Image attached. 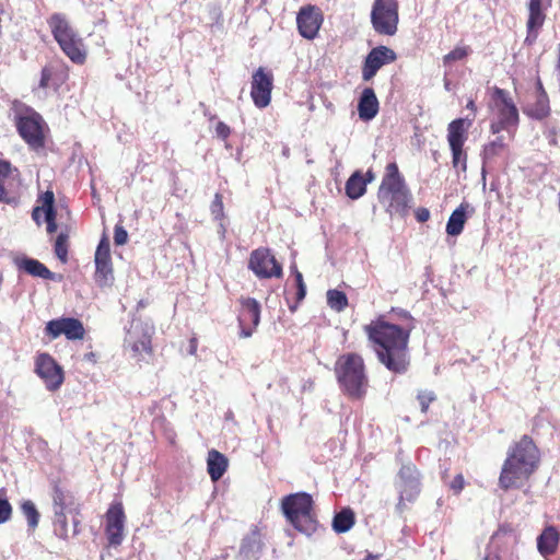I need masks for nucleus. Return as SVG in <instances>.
Returning <instances> with one entry per match:
<instances>
[{
	"instance_id": "79ce46f5",
	"label": "nucleus",
	"mask_w": 560,
	"mask_h": 560,
	"mask_svg": "<svg viewBox=\"0 0 560 560\" xmlns=\"http://www.w3.org/2000/svg\"><path fill=\"white\" fill-rule=\"evenodd\" d=\"M471 52L469 46H457L443 57L445 66L452 65L456 61L463 60Z\"/></svg>"
},
{
	"instance_id": "2f4dec72",
	"label": "nucleus",
	"mask_w": 560,
	"mask_h": 560,
	"mask_svg": "<svg viewBox=\"0 0 560 560\" xmlns=\"http://www.w3.org/2000/svg\"><path fill=\"white\" fill-rule=\"evenodd\" d=\"M366 191V180L360 171L354 172L346 183V194L350 199H358Z\"/></svg>"
},
{
	"instance_id": "4c0bfd02",
	"label": "nucleus",
	"mask_w": 560,
	"mask_h": 560,
	"mask_svg": "<svg viewBox=\"0 0 560 560\" xmlns=\"http://www.w3.org/2000/svg\"><path fill=\"white\" fill-rule=\"evenodd\" d=\"M21 511L27 521V525L31 530H35L39 523L40 514L31 500H25L21 503Z\"/></svg>"
},
{
	"instance_id": "393cba45",
	"label": "nucleus",
	"mask_w": 560,
	"mask_h": 560,
	"mask_svg": "<svg viewBox=\"0 0 560 560\" xmlns=\"http://www.w3.org/2000/svg\"><path fill=\"white\" fill-rule=\"evenodd\" d=\"M408 187L396 162L388 163L378 187L377 196Z\"/></svg>"
},
{
	"instance_id": "cd10ccee",
	"label": "nucleus",
	"mask_w": 560,
	"mask_h": 560,
	"mask_svg": "<svg viewBox=\"0 0 560 560\" xmlns=\"http://www.w3.org/2000/svg\"><path fill=\"white\" fill-rule=\"evenodd\" d=\"M559 541L558 529L552 525L546 526L537 537V549L544 557L553 556L558 550Z\"/></svg>"
},
{
	"instance_id": "f03ea898",
	"label": "nucleus",
	"mask_w": 560,
	"mask_h": 560,
	"mask_svg": "<svg viewBox=\"0 0 560 560\" xmlns=\"http://www.w3.org/2000/svg\"><path fill=\"white\" fill-rule=\"evenodd\" d=\"M540 465V451L533 438L524 434L513 442L502 464L499 487L508 491L521 489L529 482Z\"/></svg>"
},
{
	"instance_id": "09e8293b",
	"label": "nucleus",
	"mask_w": 560,
	"mask_h": 560,
	"mask_svg": "<svg viewBox=\"0 0 560 560\" xmlns=\"http://www.w3.org/2000/svg\"><path fill=\"white\" fill-rule=\"evenodd\" d=\"M128 241V233L122 225L116 224L114 229V242L116 245H125Z\"/></svg>"
},
{
	"instance_id": "052dcab7",
	"label": "nucleus",
	"mask_w": 560,
	"mask_h": 560,
	"mask_svg": "<svg viewBox=\"0 0 560 560\" xmlns=\"http://www.w3.org/2000/svg\"><path fill=\"white\" fill-rule=\"evenodd\" d=\"M483 560H501L499 555H487Z\"/></svg>"
},
{
	"instance_id": "6ab92c4d",
	"label": "nucleus",
	"mask_w": 560,
	"mask_h": 560,
	"mask_svg": "<svg viewBox=\"0 0 560 560\" xmlns=\"http://www.w3.org/2000/svg\"><path fill=\"white\" fill-rule=\"evenodd\" d=\"M396 59V52L386 46H377L371 49L363 62L362 79L364 81L372 80L383 66L392 63Z\"/></svg>"
},
{
	"instance_id": "dca6fc26",
	"label": "nucleus",
	"mask_w": 560,
	"mask_h": 560,
	"mask_svg": "<svg viewBox=\"0 0 560 560\" xmlns=\"http://www.w3.org/2000/svg\"><path fill=\"white\" fill-rule=\"evenodd\" d=\"M483 168L493 167L495 165L508 166L511 158L509 143L503 136H497L495 139L487 142L480 153Z\"/></svg>"
},
{
	"instance_id": "aec40b11",
	"label": "nucleus",
	"mask_w": 560,
	"mask_h": 560,
	"mask_svg": "<svg viewBox=\"0 0 560 560\" xmlns=\"http://www.w3.org/2000/svg\"><path fill=\"white\" fill-rule=\"evenodd\" d=\"M377 198L390 217L398 215L404 218L408 214L410 209L412 195L409 188L406 187L384 195H378Z\"/></svg>"
},
{
	"instance_id": "f8f14e48",
	"label": "nucleus",
	"mask_w": 560,
	"mask_h": 560,
	"mask_svg": "<svg viewBox=\"0 0 560 560\" xmlns=\"http://www.w3.org/2000/svg\"><path fill=\"white\" fill-rule=\"evenodd\" d=\"M238 303L237 322L240 326V337L248 338L259 325L261 307L257 300L249 296H241Z\"/></svg>"
},
{
	"instance_id": "bf43d9fd",
	"label": "nucleus",
	"mask_w": 560,
	"mask_h": 560,
	"mask_svg": "<svg viewBox=\"0 0 560 560\" xmlns=\"http://www.w3.org/2000/svg\"><path fill=\"white\" fill-rule=\"evenodd\" d=\"M196 349H197V339L196 338H191L190 339V353H195Z\"/></svg>"
},
{
	"instance_id": "e433bc0d",
	"label": "nucleus",
	"mask_w": 560,
	"mask_h": 560,
	"mask_svg": "<svg viewBox=\"0 0 560 560\" xmlns=\"http://www.w3.org/2000/svg\"><path fill=\"white\" fill-rule=\"evenodd\" d=\"M37 203H43L46 222L57 220L55 195L52 190H46L44 194L39 195L37 198Z\"/></svg>"
},
{
	"instance_id": "864d4df0",
	"label": "nucleus",
	"mask_w": 560,
	"mask_h": 560,
	"mask_svg": "<svg viewBox=\"0 0 560 560\" xmlns=\"http://www.w3.org/2000/svg\"><path fill=\"white\" fill-rule=\"evenodd\" d=\"M430 218V212L427 208H419L417 211H416V219L423 223V222H427Z\"/></svg>"
},
{
	"instance_id": "7ed1b4c3",
	"label": "nucleus",
	"mask_w": 560,
	"mask_h": 560,
	"mask_svg": "<svg viewBox=\"0 0 560 560\" xmlns=\"http://www.w3.org/2000/svg\"><path fill=\"white\" fill-rule=\"evenodd\" d=\"M340 390L352 400H361L369 388V376L364 359L357 352L340 354L334 366Z\"/></svg>"
},
{
	"instance_id": "680f3d73",
	"label": "nucleus",
	"mask_w": 560,
	"mask_h": 560,
	"mask_svg": "<svg viewBox=\"0 0 560 560\" xmlns=\"http://www.w3.org/2000/svg\"><path fill=\"white\" fill-rule=\"evenodd\" d=\"M466 107H467L468 109L472 110V112H476V109H477L476 104H475V102H474L472 100H470V101L467 103Z\"/></svg>"
},
{
	"instance_id": "39448f33",
	"label": "nucleus",
	"mask_w": 560,
	"mask_h": 560,
	"mask_svg": "<svg viewBox=\"0 0 560 560\" xmlns=\"http://www.w3.org/2000/svg\"><path fill=\"white\" fill-rule=\"evenodd\" d=\"M281 511L287 521L300 533L311 536L317 530L314 501L306 492L291 493L281 499Z\"/></svg>"
},
{
	"instance_id": "13d9d810",
	"label": "nucleus",
	"mask_w": 560,
	"mask_h": 560,
	"mask_svg": "<svg viewBox=\"0 0 560 560\" xmlns=\"http://www.w3.org/2000/svg\"><path fill=\"white\" fill-rule=\"evenodd\" d=\"M374 173L371 170H369L365 174V177L363 176V180H366L368 184L371 183L374 179Z\"/></svg>"
},
{
	"instance_id": "5701e85b",
	"label": "nucleus",
	"mask_w": 560,
	"mask_h": 560,
	"mask_svg": "<svg viewBox=\"0 0 560 560\" xmlns=\"http://www.w3.org/2000/svg\"><path fill=\"white\" fill-rule=\"evenodd\" d=\"M51 499L54 512H69L70 514L80 515L81 505L77 502L73 492L59 482H55L52 486Z\"/></svg>"
},
{
	"instance_id": "4d7b16f0",
	"label": "nucleus",
	"mask_w": 560,
	"mask_h": 560,
	"mask_svg": "<svg viewBox=\"0 0 560 560\" xmlns=\"http://www.w3.org/2000/svg\"><path fill=\"white\" fill-rule=\"evenodd\" d=\"M47 223V233L52 234L57 231V222L56 221H49Z\"/></svg>"
},
{
	"instance_id": "a19ab883",
	"label": "nucleus",
	"mask_w": 560,
	"mask_h": 560,
	"mask_svg": "<svg viewBox=\"0 0 560 560\" xmlns=\"http://www.w3.org/2000/svg\"><path fill=\"white\" fill-rule=\"evenodd\" d=\"M68 238L66 233H60L55 241L54 250L61 262H67L68 260Z\"/></svg>"
},
{
	"instance_id": "c03bdc74",
	"label": "nucleus",
	"mask_w": 560,
	"mask_h": 560,
	"mask_svg": "<svg viewBox=\"0 0 560 560\" xmlns=\"http://www.w3.org/2000/svg\"><path fill=\"white\" fill-rule=\"evenodd\" d=\"M211 214L214 220H222L224 218V206L222 195L217 192L210 206Z\"/></svg>"
},
{
	"instance_id": "473e14b6",
	"label": "nucleus",
	"mask_w": 560,
	"mask_h": 560,
	"mask_svg": "<svg viewBox=\"0 0 560 560\" xmlns=\"http://www.w3.org/2000/svg\"><path fill=\"white\" fill-rule=\"evenodd\" d=\"M129 346L132 351V357L137 361L144 359V355H152V345L150 336L142 334L135 340H129Z\"/></svg>"
},
{
	"instance_id": "e2e57ef3",
	"label": "nucleus",
	"mask_w": 560,
	"mask_h": 560,
	"mask_svg": "<svg viewBox=\"0 0 560 560\" xmlns=\"http://www.w3.org/2000/svg\"><path fill=\"white\" fill-rule=\"evenodd\" d=\"M85 358L90 361H94L95 354L93 352H90V353L85 354Z\"/></svg>"
},
{
	"instance_id": "6e6d98bb",
	"label": "nucleus",
	"mask_w": 560,
	"mask_h": 560,
	"mask_svg": "<svg viewBox=\"0 0 560 560\" xmlns=\"http://www.w3.org/2000/svg\"><path fill=\"white\" fill-rule=\"evenodd\" d=\"M537 96H542L546 93L541 80L538 78L536 81Z\"/></svg>"
},
{
	"instance_id": "c756f323",
	"label": "nucleus",
	"mask_w": 560,
	"mask_h": 560,
	"mask_svg": "<svg viewBox=\"0 0 560 560\" xmlns=\"http://www.w3.org/2000/svg\"><path fill=\"white\" fill-rule=\"evenodd\" d=\"M228 458L217 450H211L208 453L207 469L212 481H218L222 478L228 469Z\"/></svg>"
},
{
	"instance_id": "ea45409f",
	"label": "nucleus",
	"mask_w": 560,
	"mask_h": 560,
	"mask_svg": "<svg viewBox=\"0 0 560 560\" xmlns=\"http://www.w3.org/2000/svg\"><path fill=\"white\" fill-rule=\"evenodd\" d=\"M67 513L68 512H54L55 533L60 539L63 540H67L69 537Z\"/></svg>"
},
{
	"instance_id": "c85d7f7f",
	"label": "nucleus",
	"mask_w": 560,
	"mask_h": 560,
	"mask_svg": "<svg viewBox=\"0 0 560 560\" xmlns=\"http://www.w3.org/2000/svg\"><path fill=\"white\" fill-rule=\"evenodd\" d=\"M518 542L517 532L510 525H502L492 535L490 544L499 551L513 549Z\"/></svg>"
},
{
	"instance_id": "a18cd8bd",
	"label": "nucleus",
	"mask_w": 560,
	"mask_h": 560,
	"mask_svg": "<svg viewBox=\"0 0 560 560\" xmlns=\"http://www.w3.org/2000/svg\"><path fill=\"white\" fill-rule=\"evenodd\" d=\"M12 505L8 499L0 497V524H4L12 517Z\"/></svg>"
},
{
	"instance_id": "f257e3e1",
	"label": "nucleus",
	"mask_w": 560,
	"mask_h": 560,
	"mask_svg": "<svg viewBox=\"0 0 560 560\" xmlns=\"http://www.w3.org/2000/svg\"><path fill=\"white\" fill-rule=\"evenodd\" d=\"M404 324H396L386 315H378L363 327L368 341L378 362L395 374H404L410 365L409 340L415 327L409 312L400 310Z\"/></svg>"
},
{
	"instance_id": "de8ad7c7",
	"label": "nucleus",
	"mask_w": 560,
	"mask_h": 560,
	"mask_svg": "<svg viewBox=\"0 0 560 560\" xmlns=\"http://www.w3.org/2000/svg\"><path fill=\"white\" fill-rule=\"evenodd\" d=\"M464 488H465V478H464L463 474H457L453 478V480L448 483V489L456 495L459 494Z\"/></svg>"
},
{
	"instance_id": "9d476101",
	"label": "nucleus",
	"mask_w": 560,
	"mask_h": 560,
	"mask_svg": "<svg viewBox=\"0 0 560 560\" xmlns=\"http://www.w3.org/2000/svg\"><path fill=\"white\" fill-rule=\"evenodd\" d=\"M248 268L259 279L280 278L282 266L267 247H259L250 253Z\"/></svg>"
},
{
	"instance_id": "ddd939ff",
	"label": "nucleus",
	"mask_w": 560,
	"mask_h": 560,
	"mask_svg": "<svg viewBox=\"0 0 560 560\" xmlns=\"http://www.w3.org/2000/svg\"><path fill=\"white\" fill-rule=\"evenodd\" d=\"M273 75L267 69L259 67L254 71L250 82V97L258 108L267 107L271 102Z\"/></svg>"
},
{
	"instance_id": "bb28decb",
	"label": "nucleus",
	"mask_w": 560,
	"mask_h": 560,
	"mask_svg": "<svg viewBox=\"0 0 560 560\" xmlns=\"http://www.w3.org/2000/svg\"><path fill=\"white\" fill-rule=\"evenodd\" d=\"M475 209L468 202H462L450 215L446 223V233L451 236L459 235L465 226L468 214H472Z\"/></svg>"
},
{
	"instance_id": "603ef678",
	"label": "nucleus",
	"mask_w": 560,
	"mask_h": 560,
	"mask_svg": "<svg viewBox=\"0 0 560 560\" xmlns=\"http://www.w3.org/2000/svg\"><path fill=\"white\" fill-rule=\"evenodd\" d=\"M44 212L43 203H37L36 207L33 208L32 219L36 222L37 225L42 224L40 213Z\"/></svg>"
},
{
	"instance_id": "b1692460",
	"label": "nucleus",
	"mask_w": 560,
	"mask_h": 560,
	"mask_svg": "<svg viewBox=\"0 0 560 560\" xmlns=\"http://www.w3.org/2000/svg\"><path fill=\"white\" fill-rule=\"evenodd\" d=\"M69 79V67L61 62L60 65H46L40 72L39 88L48 89L50 86L59 89Z\"/></svg>"
},
{
	"instance_id": "9b49d317",
	"label": "nucleus",
	"mask_w": 560,
	"mask_h": 560,
	"mask_svg": "<svg viewBox=\"0 0 560 560\" xmlns=\"http://www.w3.org/2000/svg\"><path fill=\"white\" fill-rule=\"evenodd\" d=\"M399 500L396 509L402 513L407 502H413L420 493V478L415 465H404L398 471Z\"/></svg>"
},
{
	"instance_id": "4468645a",
	"label": "nucleus",
	"mask_w": 560,
	"mask_h": 560,
	"mask_svg": "<svg viewBox=\"0 0 560 560\" xmlns=\"http://www.w3.org/2000/svg\"><path fill=\"white\" fill-rule=\"evenodd\" d=\"M324 22L322 10L314 4H306L300 8L296 14V26L299 34L305 39H314Z\"/></svg>"
},
{
	"instance_id": "6e6552de",
	"label": "nucleus",
	"mask_w": 560,
	"mask_h": 560,
	"mask_svg": "<svg viewBox=\"0 0 560 560\" xmlns=\"http://www.w3.org/2000/svg\"><path fill=\"white\" fill-rule=\"evenodd\" d=\"M471 120L466 118H456L447 126V142L452 152V165L462 172L467 170V152L464 144L468 138V129Z\"/></svg>"
},
{
	"instance_id": "49530a36",
	"label": "nucleus",
	"mask_w": 560,
	"mask_h": 560,
	"mask_svg": "<svg viewBox=\"0 0 560 560\" xmlns=\"http://www.w3.org/2000/svg\"><path fill=\"white\" fill-rule=\"evenodd\" d=\"M422 412H427L430 404L435 400V396L431 392H421L417 396Z\"/></svg>"
},
{
	"instance_id": "72a5a7b5",
	"label": "nucleus",
	"mask_w": 560,
	"mask_h": 560,
	"mask_svg": "<svg viewBox=\"0 0 560 560\" xmlns=\"http://www.w3.org/2000/svg\"><path fill=\"white\" fill-rule=\"evenodd\" d=\"M355 515L349 508L342 509L334 516L332 528L336 533H346L354 525Z\"/></svg>"
},
{
	"instance_id": "2eb2a0df",
	"label": "nucleus",
	"mask_w": 560,
	"mask_h": 560,
	"mask_svg": "<svg viewBox=\"0 0 560 560\" xmlns=\"http://www.w3.org/2000/svg\"><path fill=\"white\" fill-rule=\"evenodd\" d=\"M94 278L98 285H109L114 280L109 241L106 235L101 238L95 250Z\"/></svg>"
},
{
	"instance_id": "423d86ee",
	"label": "nucleus",
	"mask_w": 560,
	"mask_h": 560,
	"mask_svg": "<svg viewBox=\"0 0 560 560\" xmlns=\"http://www.w3.org/2000/svg\"><path fill=\"white\" fill-rule=\"evenodd\" d=\"M15 127L20 137L32 150L39 151L45 148L48 126L40 114L34 109H27L16 117Z\"/></svg>"
},
{
	"instance_id": "a878e982",
	"label": "nucleus",
	"mask_w": 560,
	"mask_h": 560,
	"mask_svg": "<svg viewBox=\"0 0 560 560\" xmlns=\"http://www.w3.org/2000/svg\"><path fill=\"white\" fill-rule=\"evenodd\" d=\"M378 109L380 103L374 90L372 88H365L358 103L359 117L364 121H369L377 115Z\"/></svg>"
},
{
	"instance_id": "412c9836",
	"label": "nucleus",
	"mask_w": 560,
	"mask_h": 560,
	"mask_svg": "<svg viewBox=\"0 0 560 560\" xmlns=\"http://www.w3.org/2000/svg\"><path fill=\"white\" fill-rule=\"evenodd\" d=\"M491 98L498 109V119L505 121L513 128H516L520 120L518 110L512 98L509 96V93L503 89L494 86L492 89Z\"/></svg>"
},
{
	"instance_id": "f704fd0d",
	"label": "nucleus",
	"mask_w": 560,
	"mask_h": 560,
	"mask_svg": "<svg viewBox=\"0 0 560 560\" xmlns=\"http://www.w3.org/2000/svg\"><path fill=\"white\" fill-rule=\"evenodd\" d=\"M524 112L527 116L538 120L548 117L550 114V106L547 93H544L542 96H537L536 102L533 105H529Z\"/></svg>"
},
{
	"instance_id": "4be33fe9",
	"label": "nucleus",
	"mask_w": 560,
	"mask_h": 560,
	"mask_svg": "<svg viewBox=\"0 0 560 560\" xmlns=\"http://www.w3.org/2000/svg\"><path fill=\"white\" fill-rule=\"evenodd\" d=\"M549 5L550 3L544 4L542 0L528 1V19L526 22L527 36L525 42L532 44L537 39L538 33L546 21L545 11Z\"/></svg>"
},
{
	"instance_id": "0e129e2a",
	"label": "nucleus",
	"mask_w": 560,
	"mask_h": 560,
	"mask_svg": "<svg viewBox=\"0 0 560 560\" xmlns=\"http://www.w3.org/2000/svg\"><path fill=\"white\" fill-rule=\"evenodd\" d=\"M365 560H376V557L370 555L365 558Z\"/></svg>"
},
{
	"instance_id": "8fccbe9b",
	"label": "nucleus",
	"mask_w": 560,
	"mask_h": 560,
	"mask_svg": "<svg viewBox=\"0 0 560 560\" xmlns=\"http://www.w3.org/2000/svg\"><path fill=\"white\" fill-rule=\"evenodd\" d=\"M511 127L512 126H510L505 121L497 118L495 120L491 121V124H490V132L492 135H499L503 130L510 131Z\"/></svg>"
},
{
	"instance_id": "f3484780",
	"label": "nucleus",
	"mask_w": 560,
	"mask_h": 560,
	"mask_svg": "<svg viewBox=\"0 0 560 560\" xmlns=\"http://www.w3.org/2000/svg\"><path fill=\"white\" fill-rule=\"evenodd\" d=\"M105 534L109 546H119L124 540L126 514L121 502H114L105 514Z\"/></svg>"
},
{
	"instance_id": "20e7f679",
	"label": "nucleus",
	"mask_w": 560,
	"mask_h": 560,
	"mask_svg": "<svg viewBox=\"0 0 560 560\" xmlns=\"http://www.w3.org/2000/svg\"><path fill=\"white\" fill-rule=\"evenodd\" d=\"M47 23L60 50L72 63L83 66L88 60V47L67 16L63 13H52Z\"/></svg>"
},
{
	"instance_id": "c9c22d12",
	"label": "nucleus",
	"mask_w": 560,
	"mask_h": 560,
	"mask_svg": "<svg viewBox=\"0 0 560 560\" xmlns=\"http://www.w3.org/2000/svg\"><path fill=\"white\" fill-rule=\"evenodd\" d=\"M20 267L28 275L40 277L43 279H50L52 276V272L36 259L25 258L22 260Z\"/></svg>"
},
{
	"instance_id": "7c9ffc66",
	"label": "nucleus",
	"mask_w": 560,
	"mask_h": 560,
	"mask_svg": "<svg viewBox=\"0 0 560 560\" xmlns=\"http://www.w3.org/2000/svg\"><path fill=\"white\" fill-rule=\"evenodd\" d=\"M13 173L20 174L19 170L10 161L0 159V202L11 203L14 200L5 187L7 180Z\"/></svg>"
},
{
	"instance_id": "58836bf2",
	"label": "nucleus",
	"mask_w": 560,
	"mask_h": 560,
	"mask_svg": "<svg viewBox=\"0 0 560 560\" xmlns=\"http://www.w3.org/2000/svg\"><path fill=\"white\" fill-rule=\"evenodd\" d=\"M327 304L336 312H342L348 306V298L345 292L337 289L327 291Z\"/></svg>"
},
{
	"instance_id": "3c124183",
	"label": "nucleus",
	"mask_w": 560,
	"mask_h": 560,
	"mask_svg": "<svg viewBox=\"0 0 560 560\" xmlns=\"http://www.w3.org/2000/svg\"><path fill=\"white\" fill-rule=\"evenodd\" d=\"M215 133L221 140H226L231 135V128L223 121H219L215 126Z\"/></svg>"
},
{
	"instance_id": "0eeeda50",
	"label": "nucleus",
	"mask_w": 560,
	"mask_h": 560,
	"mask_svg": "<svg viewBox=\"0 0 560 560\" xmlns=\"http://www.w3.org/2000/svg\"><path fill=\"white\" fill-rule=\"evenodd\" d=\"M371 23L380 35L394 36L398 31V0H374L371 10Z\"/></svg>"
},
{
	"instance_id": "a211bd4d",
	"label": "nucleus",
	"mask_w": 560,
	"mask_h": 560,
	"mask_svg": "<svg viewBox=\"0 0 560 560\" xmlns=\"http://www.w3.org/2000/svg\"><path fill=\"white\" fill-rule=\"evenodd\" d=\"M45 332L50 339L65 335L69 340H81L84 338L85 329L81 320L74 317H61L49 320L46 324Z\"/></svg>"
},
{
	"instance_id": "37998d69",
	"label": "nucleus",
	"mask_w": 560,
	"mask_h": 560,
	"mask_svg": "<svg viewBox=\"0 0 560 560\" xmlns=\"http://www.w3.org/2000/svg\"><path fill=\"white\" fill-rule=\"evenodd\" d=\"M294 278H295V285H296V292H295V305L290 306L291 311H294L296 306L304 300L306 295V285L303 280V275L295 269L294 271Z\"/></svg>"
},
{
	"instance_id": "5fc2aeb1",
	"label": "nucleus",
	"mask_w": 560,
	"mask_h": 560,
	"mask_svg": "<svg viewBox=\"0 0 560 560\" xmlns=\"http://www.w3.org/2000/svg\"><path fill=\"white\" fill-rule=\"evenodd\" d=\"M78 515L74 514V517L72 520L73 523V535H78L80 533V520L77 517Z\"/></svg>"
},
{
	"instance_id": "1a4fd4ad",
	"label": "nucleus",
	"mask_w": 560,
	"mask_h": 560,
	"mask_svg": "<svg viewBox=\"0 0 560 560\" xmlns=\"http://www.w3.org/2000/svg\"><path fill=\"white\" fill-rule=\"evenodd\" d=\"M34 372L49 392L58 390L65 382L62 366L47 352L38 353L35 357Z\"/></svg>"
}]
</instances>
